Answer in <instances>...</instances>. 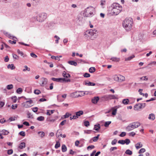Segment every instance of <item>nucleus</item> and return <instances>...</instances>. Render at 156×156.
I'll use <instances>...</instances> for the list:
<instances>
[{
	"label": "nucleus",
	"instance_id": "nucleus-1",
	"mask_svg": "<svg viewBox=\"0 0 156 156\" xmlns=\"http://www.w3.org/2000/svg\"><path fill=\"white\" fill-rule=\"evenodd\" d=\"M112 9L111 12L114 15H117L119 14L122 10V7L118 3H113L111 5Z\"/></svg>",
	"mask_w": 156,
	"mask_h": 156
},
{
	"label": "nucleus",
	"instance_id": "nucleus-2",
	"mask_svg": "<svg viewBox=\"0 0 156 156\" xmlns=\"http://www.w3.org/2000/svg\"><path fill=\"white\" fill-rule=\"evenodd\" d=\"M132 24V19L131 18H126L124 20L122 23V25L126 30H129L131 29Z\"/></svg>",
	"mask_w": 156,
	"mask_h": 156
},
{
	"label": "nucleus",
	"instance_id": "nucleus-3",
	"mask_svg": "<svg viewBox=\"0 0 156 156\" xmlns=\"http://www.w3.org/2000/svg\"><path fill=\"white\" fill-rule=\"evenodd\" d=\"M94 11V8L93 7H88L84 11L83 15L87 17H91L94 15L93 12Z\"/></svg>",
	"mask_w": 156,
	"mask_h": 156
},
{
	"label": "nucleus",
	"instance_id": "nucleus-4",
	"mask_svg": "<svg viewBox=\"0 0 156 156\" xmlns=\"http://www.w3.org/2000/svg\"><path fill=\"white\" fill-rule=\"evenodd\" d=\"M140 125V123L138 122H133L129 124L126 128V129L127 131H129L138 127Z\"/></svg>",
	"mask_w": 156,
	"mask_h": 156
},
{
	"label": "nucleus",
	"instance_id": "nucleus-5",
	"mask_svg": "<svg viewBox=\"0 0 156 156\" xmlns=\"http://www.w3.org/2000/svg\"><path fill=\"white\" fill-rule=\"evenodd\" d=\"M117 96L115 95L109 94L105 95L101 98L102 100L103 101H109L112 99H117Z\"/></svg>",
	"mask_w": 156,
	"mask_h": 156
},
{
	"label": "nucleus",
	"instance_id": "nucleus-6",
	"mask_svg": "<svg viewBox=\"0 0 156 156\" xmlns=\"http://www.w3.org/2000/svg\"><path fill=\"white\" fill-rule=\"evenodd\" d=\"M47 17V14L45 13H42L38 14L36 16L37 20L39 22H42Z\"/></svg>",
	"mask_w": 156,
	"mask_h": 156
},
{
	"label": "nucleus",
	"instance_id": "nucleus-7",
	"mask_svg": "<svg viewBox=\"0 0 156 156\" xmlns=\"http://www.w3.org/2000/svg\"><path fill=\"white\" fill-rule=\"evenodd\" d=\"M87 32L90 35L91 37H93L94 38L96 37L98 33L97 30L95 29L87 30Z\"/></svg>",
	"mask_w": 156,
	"mask_h": 156
},
{
	"label": "nucleus",
	"instance_id": "nucleus-8",
	"mask_svg": "<svg viewBox=\"0 0 156 156\" xmlns=\"http://www.w3.org/2000/svg\"><path fill=\"white\" fill-rule=\"evenodd\" d=\"M146 104L145 103H138L134 105L133 109L135 111L138 110L140 109H142L144 108Z\"/></svg>",
	"mask_w": 156,
	"mask_h": 156
},
{
	"label": "nucleus",
	"instance_id": "nucleus-9",
	"mask_svg": "<svg viewBox=\"0 0 156 156\" xmlns=\"http://www.w3.org/2000/svg\"><path fill=\"white\" fill-rule=\"evenodd\" d=\"M99 99V98L98 96L95 97L92 99V102L95 104L97 103Z\"/></svg>",
	"mask_w": 156,
	"mask_h": 156
},
{
	"label": "nucleus",
	"instance_id": "nucleus-10",
	"mask_svg": "<svg viewBox=\"0 0 156 156\" xmlns=\"http://www.w3.org/2000/svg\"><path fill=\"white\" fill-rule=\"evenodd\" d=\"M51 80H52L54 81H56L60 83H62V78H55L54 77H53L51 78Z\"/></svg>",
	"mask_w": 156,
	"mask_h": 156
},
{
	"label": "nucleus",
	"instance_id": "nucleus-11",
	"mask_svg": "<svg viewBox=\"0 0 156 156\" xmlns=\"http://www.w3.org/2000/svg\"><path fill=\"white\" fill-rule=\"evenodd\" d=\"M83 112L82 110H80L78 112H77L75 113V115L77 118H78L79 116H80L81 115H83Z\"/></svg>",
	"mask_w": 156,
	"mask_h": 156
},
{
	"label": "nucleus",
	"instance_id": "nucleus-12",
	"mask_svg": "<svg viewBox=\"0 0 156 156\" xmlns=\"http://www.w3.org/2000/svg\"><path fill=\"white\" fill-rule=\"evenodd\" d=\"M42 79L43 81L41 86H44V85H46L47 83V80L46 78H42Z\"/></svg>",
	"mask_w": 156,
	"mask_h": 156
},
{
	"label": "nucleus",
	"instance_id": "nucleus-13",
	"mask_svg": "<svg viewBox=\"0 0 156 156\" xmlns=\"http://www.w3.org/2000/svg\"><path fill=\"white\" fill-rule=\"evenodd\" d=\"M62 75L64 77L68 78L71 77L69 73H67L65 71L63 72Z\"/></svg>",
	"mask_w": 156,
	"mask_h": 156
},
{
	"label": "nucleus",
	"instance_id": "nucleus-14",
	"mask_svg": "<svg viewBox=\"0 0 156 156\" xmlns=\"http://www.w3.org/2000/svg\"><path fill=\"white\" fill-rule=\"evenodd\" d=\"M26 147V144L24 142H21L19 146H18V148L20 149H23Z\"/></svg>",
	"mask_w": 156,
	"mask_h": 156
},
{
	"label": "nucleus",
	"instance_id": "nucleus-15",
	"mask_svg": "<svg viewBox=\"0 0 156 156\" xmlns=\"http://www.w3.org/2000/svg\"><path fill=\"white\" fill-rule=\"evenodd\" d=\"M101 128L100 125L99 124H97L94 126V129L96 131H98Z\"/></svg>",
	"mask_w": 156,
	"mask_h": 156
},
{
	"label": "nucleus",
	"instance_id": "nucleus-16",
	"mask_svg": "<svg viewBox=\"0 0 156 156\" xmlns=\"http://www.w3.org/2000/svg\"><path fill=\"white\" fill-rule=\"evenodd\" d=\"M68 62L69 64L75 66H76L77 65V62L74 61L70 60Z\"/></svg>",
	"mask_w": 156,
	"mask_h": 156
},
{
	"label": "nucleus",
	"instance_id": "nucleus-17",
	"mask_svg": "<svg viewBox=\"0 0 156 156\" xmlns=\"http://www.w3.org/2000/svg\"><path fill=\"white\" fill-rule=\"evenodd\" d=\"M40 1V0H33V4L34 6L37 5Z\"/></svg>",
	"mask_w": 156,
	"mask_h": 156
},
{
	"label": "nucleus",
	"instance_id": "nucleus-18",
	"mask_svg": "<svg viewBox=\"0 0 156 156\" xmlns=\"http://www.w3.org/2000/svg\"><path fill=\"white\" fill-rule=\"evenodd\" d=\"M155 115L154 114L151 113L149 114L148 119H151L152 120H154L155 119Z\"/></svg>",
	"mask_w": 156,
	"mask_h": 156
},
{
	"label": "nucleus",
	"instance_id": "nucleus-19",
	"mask_svg": "<svg viewBox=\"0 0 156 156\" xmlns=\"http://www.w3.org/2000/svg\"><path fill=\"white\" fill-rule=\"evenodd\" d=\"M14 38L16 39V38L15 37H12V39L13 40V41H12L11 40H9L8 41V42L9 43L11 44H15L16 43V40L14 39Z\"/></svg>",
	"mask_w": 156,
	"mask_h": 156
},
{
	"label": "nucleus",
	"instance_id": "nucleus-20",
	"mask_svg": "<svg viewBox=\"0 0 156 156\" xmlns=\"http://www.w3.org/2000/svg\"><path fill=\"white\" fill-rule=\"evenodd\" d=\"M135 146L136 149H138L142 147V144L140 142H138L135 144Z\"/></svg>",
	"mask_w": 156,
	"mask_h": 156
},
{
	"label": "nucleus",
	"instance_id": "nucleus-21",
	"mask_svg": "<svg viewBox=\"0 0 156 156\" xmlns=\"http://www.w3.org/2000/svg\"><path fill=\"white\" fill-rule=\"evenodd\" d=\"M129 100L128 99H125L123 100L122 103L125 105H127L129 102Z\"/></svg>",
	"mask_w": 156,
	"mask_h": 156
},
{
	"label": "nucleus",
	"instance_id": "nucleus-22",
	"mask_svg": "<svg viewBox=\"0 0 156 156\" xmlns=\"http://www.w3.org/2000/svg\"><path fill=\"white\" fill-rule=\"evenodd\" d=\"M110 59L112 60V61L115 62H118L120 60V58H118L116 57H112Z\"/></svg>",
	"mask_w": 156,
	"mask_h": 156
},
{
	"label": "nucleus",
	"instance_id": "nucleus-23",
	"mask_svg": "<svg viewBox=\"0 0 156 156\" xmlns=\"http://www.w3.org/2000/svg\"><path fill=\"white\" fill-rule=\"evenodd\" d=\"M67 150V147L65 144H63L62 146V152H65Z\"/></svg>",
	"mask_w": 156,
	"mask_h": 156
},
{
	"label": "nucleus",
	"instance_id": "nucleus-24",
	"mask_svg": "<svg viewBox=\"0 0 156 156\" xmlns=\"http://www.w3.org/2000/svg\"><path fill=\"white\" fill-rule=\"evenodd\" d=\"M7 68L8 69H10L12 70L14 69L15 68V67L14 66L13 64H12L11 65L9 64L7 66Z\"/></svg>",
	"mask_w": 156,
	"mask_h": 156
},
{
	"label": "nucleus",
	"instance_id": "nucleus-25",
	"mask_svg": "<svg viewBox=\"0 0 156 156\" xmlns=\"http://www.w3.org/2000/svg\"><path fill=\"white\" fill-rule=\"evenodd\" d=\"M96 70V69L94 67H91L89 69V72L91 73H93Z\"/></svg>",
	"mask_w": 156,
	"mask_h": 156
},
{
	"label": "nucleus",
	"instance_id": "nucleus-26",
	"mask_svg": "<svg viewBox=\"0 0 156 156\" xmlns=\"http://www.w3.org/2000/svg\"><path fill=\"white\" fill-rule=\"evenodd\" d=\"M32 106H33V105H31L25 102H24L23 104V106L26 108L30 107Z\"/></svg>",
	"mask_w": 156,
	"mask_h": 156
},
{
	"label": "nucleus",
	"instance_id": "nucleus-27",
	"mask_svg": "<svg viewBox=\"0 0 156 156\" xmlns=\"http://www.w3.org/2000/svg\"><path fill=\"white\" fill-rule=\"evenodd\" d=\"M112 114L113 115H115L116 113L117 109H115V108L113 107L112 108Z\"/></svg>",
	"mask_w": 156,
	"mask_h": 156
},
{
	"label": "nucleus",
	"instance_id": "nucleus-28",
	"mask_svg": "<svg viewBox=\"0 0 156 156\" xmlns=\"http://www.w3.org/2000/svg\"><path fill=\"white\" fill-rule=\"evenodd\" d=\"M1 132L2 134L3 135H7L9 133L8 131L5 129L2 130Z\"/></svg>",
	"mask_w": 156,
	"mask_h": 156
},
{
	"label": "nucleus",
	"instance_id": "nucleus-29",
	"mask_svg": "<svg viewBox=\"0 0 156 156\" xmlns=\"http://www.w3.org/2000/svg\"><path fill=\"white\" fill-rule=\"evenodd\" d=\"M125 153L127 154L131 155L132 154L133 152L132 151H130V150L129 149H127L126 151L125 152Z\"/></svg>",
	"mask_w": 156,
	"mask_h": 156
},
{
	"label": "nucleus",
	"instance_id": "nucleus-30",
	"mask_svg": "<svg viewBox=\"0 0 156 156\" xmlns=\"http://www.w3.org/2000/svg\"><path fill=\"white\" fill-rule=\"evenodd\" d=\"M38 134L39 136L41 137L42 138L44 136V133L43 132L40 131L38 132Z\"/></svg>",
	"mask_w": 156,
	"mask_h": 156
},
{
	"label": "nucleus",
	"instance_id": "nucleus-31",
	"mask_svg": "<svg viewBox=\"0 0 156 156\" xmlns=\"http://www.w3.org/2000/svg\"><path fill=\"white\" fill-rule=\"evenodd\" d=\"M60 146V144L59 141H57L55 145V149H57Z\"/></svg>",
	"mask_w": 156,
	"mask_h": 156
},
{
	"label": "nucleus",
	"instance_id": "nucleus-32",
	"mask_svg": "<svg viewBox=\"0 0 156 156\" xmlns=\"http://www.w3.org/2000/svg\"><path fill=\"white\" fill-rule=\"evenodd\" d=\"M71 80L70 79H66L65 78H62V83H68L70 82Z\"/></svg>",
	"mask_w": 156,
	"mask_h": 156
},
{
	"label": "nucleus",
	"instance_id": "nucleus-33",
	"mask_svg": "<svg viewBox=\"0 0 156 156\" xmlns=\"http://www.w3.org/2000/svg\"><path fill=\"white\" fill-rule=\"evenodd\" d=\"M23 91V90L21 88H19L16 90V92L18 94H20Z\"/></svg>",
	"mask_w": 156,
	"mask_h": 156
},
{
	"label": "nucleus",
	"instance_id": "nucleus-34",
	"mask_svg": "<svg viewBox=\"0 0 156 156\" xmlns=\"http://www.w3.org/2000/svg\"><path fill=\"white\" fill-rule=\"evenodd\" d=\"M100 136L99 134H98L96 136H95L93 138V140L94 142H96L99 139V137Z\"/></svg>",
	"mask_w": 156,
	"mask_h": 156
},
{
	"label": "nucleus",
	"instance_id": "nucleus-35",
	"mask_svg": "<svg viewBox=\"0 0 156 156\" xmlns=\"http://www.w3.org/2000/svg\"><path fill=\"white\" fill-rule=\"evenodd\" d=\"M135 57V56L134 55H132L131 56L128 57L127 58H126L125 60L126 61H129L132 59V58H134Z\"/></svg>",
	"mask_w": 156,
	"mask_h": 156
},
{
	"label": "nucleus",
	"instance_id": "nucleus-36",
	"mask_svg": "<svg viewBox=\"0 0 156 156\" xmlns=\"http://www.w3.org/2000/svg\"><path fill=\"white\" fill-rule=\"evenodd\" d=\"M84 36L85 37L87 38V39L88 38H90V37H91L90 36V34H89L87 32V31L85 33V34H84Z\"/></svg>",
	"mask_w": 156,
	"mask_h": 156
},
{
	"label": "nucleus",
	"instance_id": "nucleus-37",
	"mask_svg": "<svg viewBox=\"0 0 156 156\" xmlns=\"http://www.w3.org/2000/svg\"><path fill=\"white\" fill-rule=\"evenodd\" d=\"M13 85L12 84L8 85L6 87L7 89L9 90L12 89L13 88Z\"/></svg>",
	"mask_w": 156,
	"mask_h": 156
},
{
	"label": "nucleus",
	"instance_id": "nucleus-38",
	"mask_svg": "<svg viewBox=\"0 0 156 156\" xmlns=\"http://www.w3.org/2000/svg\"><path fill=\"white\" fill-rule=\"evenodd\" d=\"M44 119V117L42 116H40L38 117L37 119L39 121H43Z\"/></svg>",
	"mask_w": 156,
	"mask_h": 156
},
{
	"label": "nucleus",
	"instance_id": "nucleus-39",
	"mask_svg": "<svg viewBox=\"0 0 156 156\" xmlns=\"http://www.w3.org/2000/svg\"><path fill=\"white\" fill-rule=\"evenodd\" d=\"M84 125L86 127H88L90 125L89 122L88 121H85L83 122Z\"/></svg>",
	"mask_w": 156,
	"mask_h": 156
},
{
	"label": "nucleus",
	"instance_id": "nucleus-40",
	"mask_svg": "<svg viewBox=\"0 0 156 156\" xmlns=\"http://www.w3.org/2000/svg\"><path fill=\"white\" fill-rule=\"evenodd\" d=\"M111 123V121L106 122L105 123L104 126L105 127H108Z\"/></svg>",
	"mask_w": 156,
	"mask_h": 156
},
{
	"label": "nucleus",
	"instance_id": "nucleus-41",
	"mask_svg": "<svg viewBox=\"0 0 156 156\" xmlns=\"http://www.w3.org/2000/svg\"><path fill=\"white\" fill-rule=\"evenodd\" d=\"M124 140V144H126V145L129 144L130 142V140L128 139H126Z\"/></svg>",
	"mask_w": 156,
	"mask_h": 156
},
{
	"label": "nucleus",
	"instance_id": "nucleus-42",
	"mask_svg": "<svg viewBox=\"0 0 156 156\" xmlns=\"http://www.w3.org/2000/svg\"><path fill=\"white\" fill-rule=\"evenodd\" d=\"M12 99V100L13 102L14 103H16L17 100V98L16 96H14L12 97L11 98Z\"/></svg>",
	"mask_w": 156,
	"mask_h": 156
},
{
	"label": "nucleus",
	"instance_id": "nucleus-43",
	"mask_svg": "<svg viewBox=\"0 0 156 156\" xmlns=\"http://www.w3.org/2000/svg\"><path fill=\"white\" fill-rule=\"evenodd\" d=\"M24 67L25 68V69H23V71L25 72L26 70H27L28 71H30V69L29 68H28L27 66H24Z\"/></svg>",
	"mask_w": 156,
	"mask_h": 156
},
{
	"label": "nucleus",
	"instance_id": "nucleus-44",
	"mask_svg": "<svg viewBox=\"0 0 156 156\" xmlns=\"http://www.w3.org/2000/svg\"><path fill=\"white\" fill-rule=\"evenodd\" d=\"M41 93V91L38 89L35 90L34 91V94L37 95H38Z\"/></svg>",
	"mask_w": 156,
	"mask_h": 156
},
{
	"label": "nucleus",
	"instance_id": "nucleus-45",
	"mask_svg": "<svg viewBox=\"0 0 156 156\" xmlns=\"http://www.w3.org/2000/svg\"><path fill=\"white\" fill-rule=\"evenodd\" d=\"M12 56L13 58L14 59H15L18 60L19 59V56L15 54H12Z\"/></svg>",
	"mask_w": 156,
	"mask_h": 156
},
{
	"label": "nucleus",
	"instance_id": "nucleus-46",
	"mask_svg": "<svg viewBox=\"0 0 156 156\" xmlns=\"http://www.w3.org/2000/svg\"><path fill=\"white\" fill-rule=\"evenodd\" d=\"M28 101H27L25 102L28 103L29 104L31 105L33 103V101L31 100L30 98H28Z\"/></svg>",
	"mask_w": 156,
	"mask_h": 156
},
{
	"label": "nucleus",
	"instance_id": "nucleus-47",
	"mask_svg": "<svg viewBox=\"0 0 156 156\" xmlns=\"http://www.w3.org/2000/svg\"><path fill=\"white\" fill-rule=\"evenodd\" d=\"M19 134L22 136H25V133L24 131H21L20 132Z\"/></svg>",
	"mask_w": 156,
	"mask_h": 156
},
{
	"label": "nucleus",
	"instance_id": "nucleus-48",
	"mask_svg": "<svg viewBox=\"0 0 156 156\" xmlns=\"http://www.w3.org/2000/svg\"><path fill=\"white\" fill-rule=\"evenodd\" d=\"M66 120H64L63 121H62L60 124L59 125V127H60L61 126H63L66 123Z\"/></svg>",
	"mask_w": 156,
	"mask_h": 156
},
{
	"label": "nucleus",
	"instance_id": "nucleus-49",
	"mask_svg": "<svg viewBox=\"0 0 156 156\" xmlns=\"http://www.w3.org/2000/svg\"><path fill=\"white\" fill-rule=\"evenodd\" d=\"M71 114L70 113H69L68 112H67L66 113L65 115H64V118L66 119L68 117H69L71 115Z\"/></svg>",
	"mask_w": 156,
	"mask_h": 156
},
{
	"label": "nucleus",
	"instance_id": "nucleus-50",
	"mask_svg": "<svg viewBox=\"0 0 156 156\" xmlns=\"http://www.w3.org/2000/svg\"><path fill=\"white\" fill-rule=\"evenodd\" d=\"M83 76L87 78V77H90V74H89V73H85L83 74Z\"/></svg>",
	"mask_w": 156,
	"mask_h": 156
},
{
	"label": "nucleus",
	"instance_id": "nucleus-51",
	"mask_svg": "<svg viewBox=\"0 0 156 156\" xmlns=\"http://www.w3.org/2000/svg\"><path fill=\"white\" fill-rule=\"evenodd\" d=\"M145 151V149L144 148H142L139 151V153L140 154L143 153Z\"/></svg>",
	"mask_w": 156,
	"mask_h": 156
},
{
	"label": "nucleus",
	"instance_id": "nucleus-52",
	"mask_svg": "<svg viewBox=\"0 0 156 156\" xmlns=\"http://www.w3.org/2000/svg\"><path fill=\"white\" fill-rule=\"evenodd\" d=\"M140 79L144 80H147L148 79L147 76H144L140 78Z\"/></svg>",
	"mask_w": 156,
	"mask_h": 156
},
{
	"label": "nucleus",
	"instance_id": "nucleus-53",
	"mask_svg": "<svg viewBox=\"0 0 156 156\" xmlns=\"http://www.w3.org/2000/svg\"><path fill=\"white\" fill-rule=\"evenodd\" d=\"M31 109H32L33 112H36L37 111L38 108L37 107H35L34 108H31Z\"/></svg>",
	"mask_w": 156,
	"mask_h": 156
},
{
	"label": "nucleus",
	"instance_id": "nucleus-54",
	"mask_svg": "<svg viewBox=\"0 0 156 156\" xmlns=\"http://www.w3.org/2000/svg\"><path fill=\"white\" fill-rule=\"evenodd\" d=\"M96 85L95 83L89 81L88 82V86H94Z\"/></svg>",
	"mask_w": 156,
	"mask_h": 156
},
{
	"label": "nucleus",
	"instance_id": "nucleus-55",
	"mask_svg": "<svg viewBox=\"0 0 156 156\" xmlns=\"http://www.w3.org/2000/svg\"><path fill=\"white\" fill-rule=\"evenodd\" d=\"M27 115L28 116V118H33V115H31V113L29 112L27 113Z\"/></svg>",
	"mask_w": 156,
	"mask_h": 156
},
{
	"label": "nucleus",
	"instance_id": "nucleus-56",
	"mask_svg": "<svg viewBox=\"0 0 156 156\" xmlns=\"http://www.w3.org/2000/svg\"><path fill=\"white\" fill-rule=\"evenodd\" d=\"M95 147L93 145H91L90 146H89L87 147V150H89L90 149H92L94 148Z\"/></svg>",
	"mask_w": 156,
	"mask_h": 156
},
{
	"label": "nucleus",
	"instance_id": "nucleus-57",
	"mask_svg": "<svg viewBox=\"0 0 156 156\" xmlns=\"http://www.w3.org/2000/svg\"><path fill=\"white\" fill-rule=\"evenodd\" d=\"M13 152V150L12 149L9 150L7 151V154L9 155L11 154Z\"/></svg>",
	"mask_w": 156,
	"mask_h": 156
},
{
	"label": "nucleus",
	"instance_id": "nucleus-58",
	"mask_svg": "<svg viewBox=\"0 0 156 156\" xmlns=\"http://www.w3.org/2000/svg\"><path fill=\"white\" fill-rule=\"evenodd\" d=\"M126 133L125 132H122L119 135V136L121 137H124L126 135Z\"/></svg>",
	"mask_w": 156,
	"mask_h": 156
},
{
	"label": "nucleus",
	"instance_id": "nucleus-59",
	"mask_svg": "<svg viewBox=\"0 0 156 156\" xmlns=\"http://www.w3.org/2000/svg\"><path fill=\"white\" fill-rule=\"evenodd\" d=\"M117 149V147H111L110 149V151L111 152L114 151V150H116Z\"/></svg>",
	"mask_w": 156,
	"mask_h": 156
},
{
	"label": "nucleus",
	"instance_id": "nucleus-60",
	"mask_svg": "<svg viewBox=\"0 0 156 156\" xmlns=\"http://www.w3.org/2000/svg\"><path fill=\"white\" fill-rule=\"evenodd\" d=\"M30 55L32 57L34 58H36L37 57V56L33 52L30 53Z\"/></svg>",
	"mask_w": 156,
	"mask_h": 156
},
{
	"label": "nucleus",
	"instance_id": "nucleus-61",
	"mask_svg": "<svg viewBox=\"0 0 156 156\" xmlns=\"http://www.w3.org/2000/svg\"><path fill=\"white\" fill-rule=\"evenodd\" d=\"M124 140H120L118 141V143L119 144H124Z\"/></svg>",
	"mask_w": 156,
	"mask_h": 156
},
{
	"label": "nucleus",
	"instance_id": "nucleus-62",
	"mask_svg": "<svg viewBox=\"0 0 156 156\" xmlns=\"http://www.w3.org/2000/svg\"><path fill=\"white\" fill-rule=\"evenodd\" d=\"M17 52L18 54H20L21 56H23V53L22 51H20V50L18 49Z\"/></svg>",
	"mask_w": 156,
	"mask_h": 156
},
{
	"label": "nucleus",
	"instance_id": "nucleus-63",
	"mask_svg": "<svg viewBox=\"0 0 156 156\" xmlns=\"http://www.w3.org/2000/svg\"><path fill=\"white\" fill-rule=\"evenodd\" d=\"M117 142V140L116 139H114L112 142V145L115 144Z\"/></svg>",
	"mask_w": 156,
	"mask_h": 156
},
{
	"label": "nucleus",
	"instance_id": "nucleus-64",
	"mask_svg": "<svg viewBox=\"0 0 156 156\" xmlns=\"http://www.w3.org/2000/svg\"><path fill=\"white\" fill-rule=\"evenodd\" d=\"M92 131V130H85L84 131V133H85L90 134V133Z\"/></svg>",
	"mask_w": 156,
	"mask_h": 156
}]
</instances>
